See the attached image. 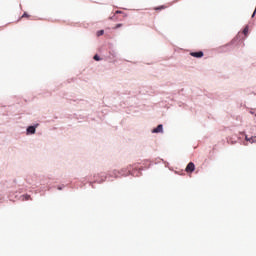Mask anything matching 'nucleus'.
Returning <instances> with one entry per match:
<instances>
[{"mask_svg": "<svg viewBox=\"0 0 256 256\" xmlns=\"http://www.w3.org/2000/svg\"><path fill=\"white\" fill-rule=\"evenodd\" d=\"M186 173H193L195 171V164L193 162H190L185 169Z\"/></svg>", "mask_w": 256, "mask_h": 256, "instance_id": "nucleus-1", "label": "nucleus"}, {"mask_svg": "<svg viewBox=\"0 0 256 256\" xmlns=\"http://www.w3.org/2000/svg\"><path fill=\"white\" fill-rule=\"evenodd\" d=\"M191 57H196L197 59H201V57H203V52L199 51V52H192L190 53Z\"/></svg>", "mask_w": 256, "mask_h": 256, "instance_id": "nucleus-2", "label": "nucleus"}, {"mask_svg": "<svg viewBox=\"0 0 256 256\" xmlns=\"http://www.w3.org/2000/svg\"><path fill=\"white\" fill-rule=\"evenodd\" d=\"M152 133H163V126L159 124L156 128L152 130Z\"/></svg>", "mask_w": 256, "mask_h": 256, "instance_id": "nucleus-3", "label": "nucleus"}, {"mask_svg": "<svg viewBox=\"0 0 256 256\" xmlns=\"http://www.w3.org/2000/svg\"><path fill=\"white\" fill-rule=\"evenodd\" d=\"M36 128L35 126H29L27 128V133H30V135H35Z\"/></svg>", "mask_w": 256, "mask_h": 256, "instance_id": "nucleus-4", "label": "nucleus"}, {"mask_svg": "<svg viewBox=\"0 0 256 256\" xmlns=\"http://www.w3.org/2000/svg\"><path fill=\"white\" fill-rule=\"evenodd\" d=\"M163 9H167V6H166V5H162V6H160V7H156V8H155V11H161V10H163Z\"/></svg>", "mask_w": 256, "mask_h": 256, "instance_id": "nucleus-5", "label": "nucleus"}, {"mask_svg": "<svg viewBox=\"0 0 256 256\" xmlns=\"http://www.w3.org/2000/svg\"><path fill=\"white\" fill-rule=\"evenodd\" d=\"M243 33H244V35L247 36V34L249 33V26H246V27L244 28Z\"/></svg>", "mask_w": 256, "mask_h": 256, "instance_id": "nucleus-6", "label": "nucleus"}, {"mask_svg": "<svg viewBox=\"0 0 256 256\" xmlns=\"http://www.w3.org/2000/svg\"><path fill=\"white\" fill-rule=\"evenodd\" d=\"M105 31L104 30H100L97 32V37H101V35H104Z\"/></svg>", "mask_w": 256, "mask_h": 256, "instance_id": "nucleus-7", "label": "nucleus"}, {"mask_svg": "<svg viewBox=\"0 0 256 256\" xmlns=\"http://www.w3.org/2000/svg\"><path fill=\"white\" fill-rule=\"evenodd\" d=\"M94 61H101V58L99 57V55L94 56Z\"/></svg>", "mask_w": 256, "mask_h": 256, "instance_id": "nucleus-8", "label": "nucleus"}, {"mask_svg": "<svg viewBox=\"0 0 256 256\" xmlns=\"http://www.w3.org/2000/svg\"><path fill=\"white\" fill-rule=\"evenodd\" d=\"M25 17L29 18V14H27V12H24V13H23L22 19L25 18Z\"/></svg>", "mask_w": 256, "mask_h": 256, "instance_id": "nucleus-9", "label": "nucleus"}, {"mask_svg": "<svg viewBox=\"0 0 256 256\" xmlns=\"http://www.w3.org/2000/svg\"><path fill=\"white\" fill-rule=\"evenodd\" d=\"M123 24H117L113 29H119V27H122Z\"/></svg>", "mask_w": 256, "mask_h": 256, "instance_id": "nucleus-10", "label": "nucleus"}, {"mask_svg": "<svg viewBox=\"0 0 256 256\" xmlns=\"http://www.w3.org/2000/svg\"><path fill=\"white\" fill-rule=\"evenodd\" d=\"M246 141H249L250 143H253V138H248V137L246 136Z\"/></svg>", "mask_w": 256, "mask_h": 256, "instance_id": "nucleus-11", "label": "nucleus"}, {"mask_svg": "<svg viewBox=\"0 0 256 256\" xmlns=\"http://www.w3.org/2000/svg\"><path fill=\"white\" fill-rule=\"evenodd\" d=\"M30 198V196H27V198L26 199H29Z\"/></svg>", "mask_w": 256, "mask_h": 256, "instance_id": "nucleus-12", "label": "nucleus"}]
</instances>
